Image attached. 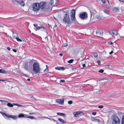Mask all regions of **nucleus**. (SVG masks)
I'll return each mask as SVG.
<instances>
[{
    "mask_svg": "<svg viewBox=\"0 0 124 124\" xmlns=\"http://www.w3.org/2000/svg\"><path fill=\"white\" fill-rule=\"evenodd\" d=\"M87 15L86 12H82L79 15V17L83 20H85L87 18Z\"/></svg>",
    "mask_w": 124,
    "mask_h": 124,
    "instance_id": "obj_6",
    "label": "nucleus"
},
{
    "mask_svg": "<svg viewBox=\"0 0 124 124\" xmlns=\"http://www.w3.org/2000/svg\"><path fill=\"white\" fill-rule=\"evenodd\" d=\"M93 55L94 56L95 58L98 57V54L97 53H93Z\"/></svg>",
    "mask_w": 124,
    "mask_h": 124,
    "instance_id": "obj_33",
    "label": "nucleus"
},
{
    "mask_svg": "<svg viewBox=\"0 0 124 124\" xmlns=\"http://www.w3.org/2000/svg\"><path fill=\"white\" fill-rule=\"evenodd\" d=\"M58 120H59L62 123H66V122H65V121H64V120H63L62 119H61L60 118H58Z\"/></svg>",
    "mask_w": 124,
    "mask_h": 124,
    "instance_id": "obj_25",
    "label": "nucleus"
},
{
    "mask_svg": "<svg viewBox=\"0 0 124 124\" xmlns=\"http://www.w3.org/2000/svg\"><path fill=\"white\" fill-rule=\"evenodd\" d=\"M34 26L35 27H37L38 26V25L36 23H35V24H33Z\"/></svg>",
    "mask_w": 124,
    "mask_h": 124,
    "instance_id": "obj_53",
    "label": "nucleus"
},
{
    "mask_svg": "<svg viewBox=\"0 0 124 124\" xmlns=\"http://www.w3.org/2000/svg\"><path fill=\"white\" fill-rule=\"evenodd\" d=\"M71 69H72V70H76V69L75 68H72Z\"/></svg>",
    "mask_w": 124,
    "mask_h": 124,
    "instance_id": "obj_64",
    "label": "nucleus"
},
{
    "mask_svg": "<svg viewBox=\"0 0 124 124\" xmlns=\"http://www.w3.org/2000/svg\"><path fill=\"white\" fill-rule=\"evenodd\" d=\"M60 69L61 70H65V68L63 67H60Z\"/></svg>",
    "mask_w": 124,
    "mask_h": 124,
    "instance_id": "obj_47",
    "label": "nucleus"
},
{
    "mask_svg": "<svg viewBox=\"0 0 124 124\" xmlns=\"http://www.w3.org/2000/svg\"><path fill=\"white\" fill-rule=\"evenodd\" d=\"M13 50L14 52H17V50L16 49H13Z\"/></svg>",
    "mask_w": 124,
    "mask_h": 124,
    "instance_id": "obj_55",
    "label": "nucleus"
},
{
    "mask_svg": "<svg viewBox=\"0 0 124 124\" xmlns=\"http://www.w3.org/2000/svg\"><path fill=\"white\" fill-rule=\"evenodd\" d=\"M34 61V60L33 59H32L31 61H30L29 62V64L31 65H32V64L33 63Z\"/></svg>",
    "mask_w": 124,
    "mask_h": 124,
    "instance_id": "obj_30",
    "label": "nucleus"
},
{
    "mask_svg": "<svg viewBox=\"0 0 124 124\" xmlns=\"http://www.w3.org/2000/svg\"><path fill=\"white\" fill-rule=\"evenodd\" d=\"M113 53V51H112L110 52L109 53V54H112Z\"/></svg>",
    "mask_w": 124,
    "mask_h": 124,
    "instance_id": "obj_58",
    "label": "nucleus"
},
{
    "mask_svg": "<svg viewBox=\"0 0 124 124\" xmlns=\"http://www.w3.org/2000/svg\"><path fill=\"white\" fill-rule=\"evenodd\" d=\"M73 61V59H71L69 61H68V62L69 63H71Z\"/></svg>",
    "mask_w": 124,
    "mask_h": 124,
    "instance_id": "obj_35",
    "label": "nucleus"
},
{
    "mask_svg": "<svg viewBox=\"0 0 124 124\" xmlns=\"http://www.w3.org/2000/svg\"><path fill=\"white\" fill-rule=\"evenodd\" d=\"M97 62L98 64V65H100V63H101V62H100V61H99V60H98V61H97Z\"/></svg>",
    "mask_w": 124,
    "mask_h": 124,
    "instance_id": "obj_52",
    "label": "nucleus"
},
{
    "mask_svg": "<svg viewBox=\"0 0 124 124\" xmlns=\"http://www.w3.org/2000/svg\"><path fill=\"white\" fill-rule=\"evenodd\" d=\"M33 10L36 11H38L39 9V3H33L32 5Z\"/></svg>",
    "mask_w": 124,
    "mask_h": 124,
    "instance_id": "obj_5",
    "label": "nucleus"
},
{
    "mask_svg": "<svg viewBox=\"0 0 124 124\" xmlns=\"http://www.w3.org/2000/svg\"><path fill=\"white\" fill-rule=\"evenodd\" d=\"M96 112H93L92 113V115H95L96 114Z\"/></svg>",
    "mask_w": 124,
    "mask_h": 124,
    "instance_id": "obj_49",
    "label": "nucleus"
},
{
    "mask_svg": "<svg viewBox=\"0 0 124 124\" xmlns=\"http://www.w3.org/2000/svg\"><path fill=\"white\" fill-rule=\"evenodd\" d=\"M101 1L103 4H104L105 3V0H101Z\"/></svg>",
    "mask_w": 124,
    "mask_h": 124,
    "instance_id": "obj_50",
    "label": "nucleus"
},
{
    "mask_svg": "<svg viewBox=\"0 0 124 124\" xmlns=\"http://www.w3.org/2000/svg\"><path fill=\"white\" fill-rule=\"evenodd\" d=\"M6 72L5 70H4L0 69V73H5Z\"/></svg>",
    "mask_w": 124,
    "mask_h": 124,
    "instance_id": "obj_27",
    "label": "nucleus"
},
{
    "mask_svg": "<svg viewBox=\"0 0 124 124\" xmlns=\"http://www.w3.org/2000/svg\"><path fill=\"white\" fill-rule=\"evenodd\" d=\"M118 32L117 31H116V33L115 34V35H117L118 34Z\"/></svg>",
    "mask_w": 124,
    "mask_h": 124,
    "instance_id": "obj_57",
    "label": "nucleus"
},
{
    "mask_svg": "<svg viewBox=\"0 0 124 124\" xmlns=\"http://www.w3.org/2000/svg\"><path fill=\"white\" fill-rule=\"evenodd\" d=\"M8 117H9L11 118L12 119L15 120H17V118L16 116L11 115H9Z\"/></svg>",
    "mask_w": 124,
    "mask_h": 124,
    "instance_id": "obj_15",
    "label": "nucleus"
},
{
    "mask_svg": "<svg viewBox=\"0 0 124 124\" xmlns=\"http://www.w3.org/2000/svg\"><path fill=\"white\" fill-rule=\"evenodd\" d=\"M16 39H17V41H19L20 42H22V40L18 37H16Z\"/></svg>",
    "mask_w": 124,
    "mask_h": 124,
    "instance_id": "obj_34",
    "label": "nucleus"
},
{
    "mask_svg": "<svg viewBox=\"0 0 124 124\" xmlns=\"http://www.w3.org/2000/svg\"><path fill=\"white\" fill-rule=\"evenodd\" d=\"M13 104L14 105H16L19 107H20V106H21V105H20L18 104L13 103Z\"/></svg>",
    "mask_w": 124,
    "mask_h": 124,
    "instance_id": "obj_39",
    "label": "nucleus"
},
{
    "mask_svg": "<svg viewBox=\"0 0 124 124\" xmlns=\"http://www.w3.org/2000/svg\"><path fill=\"white\" fill-rule=\"evenodd\" d=\"M85 64H83L82 65V66L83 67H84L85 66Z\"/></svg>",
    "mask_w": 124,
    "mask_h": 124,
    "instance_id": "obj_61",
    "label": "nucleus"
},
{
    "mask_svg": "<svg viewBox=\"0 0 124 124\" xmlns=\"http://www.w3.org/2000/svg\"><path fill=\"white\" fill-rule=\"evenodd\" d=\"M33 70L36 73H39L40 71V68L39 64L37 62L34 63L33 65Z\"/></svg>",
    "mask_w": 124,
    "mask_h": 124,
    "instance_id": "obj_2",
    "label": "nucleus"
},
{
    "mask_svg": "<svg viewBox=\"0 0 124 124\" xmlns=\"http://www.w3.org/2000/svg\"><path fill=\"white\" fill-rule=\"evenodd\" d=\"M68 103L69 104H71L72 103V101H68Z\"/></svg>",
    "mask_w": 124,
    "mask_h": 124,
    "instance_id": "obj_44",
    "label": "nucleus"
},
{
    "mask_svg": "<svg viewBox=\"0 0 124 124\" xmlns=\"http://www.w3.org/2000/svg\"><path fill=\"white\" fill-rule=\"evenodd\" d=\"M13 103L11 104L10 103H7V105L10 107H12L13 106Z\"/></svg>",
    "mask_w": 124,
    "mask_h": 124,
    "instance_id": "obj_26",
    "label": "nucleus"
},
{
    "mask_svg": "<svg viewBox=\"0 0 124 124\" xmlns=\"http://www.w3.org/2000/svg\"><path fill=\"white\" fill-rule=\"evenodd\" d=\"M96 34H97L98 35H102L103 34V33L102 31L98 30L97 31Z\"/></svg>",
    "mask_w": 124,
    "mask_h": 124,
    "instance_id": "obj_16",
    "label": "nucleus"
},
{
    "mask_svg": "<svg viewBox=\"0 0 124 124\" xmlns=\"http://www.w3.org/2000/svg\"><path fill=\"white\" fill-rule=\"evenodd\" d=\"M31 98H33V99H34V100H36L35 99V98H34V97L33 96H32L31 97Z\"/></svg>",
    "mask_w": 124,
    "mask_h": 124,
    "instance_id": "obj_60",
    "label": "nucleus"
},
{
    "mask_svg": "<svg viewBox=\"0 0 124 124\" xmlns=\"http://www.w3.org/2000/svg\"><path fill=\"white\" fill-rule=\"evenodd\" d=\"M55 69L56 70H60V67H56L55 68Z\"/></svg>",
    "mask_w": 124,
    "mask_h": 124,
    "instance_id": "obj_43",
    "label": "nucleus"
},
{
    "mask_svg": "<svg viewBox=\"0 0 124 124\" xmlns=\"http://www.w3.org/2000/svg\"><path fill=\"white\" fill-rule=\"evenodd\" d=\"M71 12L70 14V18L71 21L73 23H74L75 24L78 23V22L76 20L75 17V14L76 11L74 9H72L71 10Z\"/></svg>",
    "mask_w": 124,
    "mask_h": 124,
    "instance_id": "obj_3",
    "label": "nucleus"
},
{
    "mask_svg": "<svg viewBox=\"0 0 124 124\" xmlns=\"http://www.w3.org/2000/svg\"><path fill=\"white\" fill-rule=\"evenodd\" d=\"M26 118H30L31 119H34V117L33 116H28L27 117L26 116Z\"/></svg>",
    "mask_w": 124,
    "mask_h": 124,
    "instance_id": "obj_32",
    "label": "nucleus"
},
{
    "mask_svg": "<svg viewBox=\"0 0 124 124\" xmlns=\"http://www.w3.org/2000/svg\"><path fill=\"white\" fill-rule=\"evenodd\" d=\"M63 12L65 13V14H69V9L68 8H64L62 10Z\"/></svg>",
    "mask_w": 124,
    "mask_h": 124,
    "instance_id": "obj_14",
    "label": "nucleus"
},
{
    "mask_svg": "<svg viewBox=\"0 0 124 124\" xmlns=\"http://www.w3.org/2000/svg\"><path fill=\"white\" fill-rule=\"evenodd\" d=\"M108 44L110 45H112L113 44V43L112 42H109Z\"/></svg>",
    "mask_w": 124,
    "mask_h": 124,
    "instance_id": "obj_51",
    "label": "nucleus"
},
{
    "mask_svg": "<svg viewBox=\"0 0 124 124\" xmlns=\"http://www.w3.org/2000/svg\"><path fill=\"white\" fill-rule=\"evenodd\" d=\"M46 12H48L52 10V9L48 6H46L43 9Z\"/></svg>",
    "mask_w": 124,
    "mask_h": 124,
    "instance_id": "obj_11",
    "label": "nucleus"
},
{
    "mask_svg": "<svg viewBox=\"0 0 124 124\" xmlns=\"http://www.w3.org/2000/svg\"><path fill=\"white\" fill-rule=\"evenodd\" d=\"M104 12L105 14L108 15L110 13V11L109 10L107 9H104Z\"/></svg>",
    "mask_w": 124,
    "mask_h": 124,
    "instance_id": "obj_19",
    "label": "nucleus"
},
{
    "mask_svg": "<svg viewBox=\"0 0 124 124\" xmlns=\"http://www.w3.org/2000/svg\"><path fill=\"white\" fill-rule=\"evenodd\" d=\"M41 30L43 31L45 29V28L43 26H41Z\"/></svg>",
    "mask_w": 124,
    "mask_h": 124,
    "instance_id": "obj_40",
    "label": "nucleus"
},
{
    "mask_svg": "<svg viewBox=\"0 0 124 124\" xmlns=\"http://www.w3.org/2000/svg\"><path fill=\"white\" fill-rule=\"evenodd\" d=\"M35 113L31 112V113H30L29 114L30 115H32L33 114H35Z\"/></svg>",
    "mask_w": 124,
    "mask_h": 124,
    "instance_id": "obj_59",
    "label": "nucleus"
},
{
    "mask_svg": "<svg viewBox=\"0 0 124 124\" xmlns=\"http://www.w3.org/2000/svg\"><path fill=\"white\" fill-rule=\"evenodd\" d=\"M0 101H1L2 104H7L8 103V102L7 101H5L4 100H0Z\"/></svg>",
    "mask_w": 124,
    "mask_h": 124,
    "instance_id": "obj_22",
    "label": "nucleus"
},
{
    "mask_svg": "<svg viewBox=\"0 0 124 124\" xmlns=\"http://www.w3.org/2000/svg\"><path fill=\"white\" fill-rule=\"evenodd\" d=\"M50 3L51 5L53 6H56L57 4L56 0H51Z\"/></svg>",
    "mask_w": 124,
    "mask_h": 124,
    "instance_id": "obj_9",
    "label": "nucleus"
},
{
    "mask_svg": "<svg viewBox=\"0 0 124 124\" xmlns=\"http://www.w3.org/2000/svg\"><path fill=\"white\" fill-rule=\"evenodd\" d=\"M61 113H58V112L57 113V114L58 115H60V116H61L62 115H61Z\"/></svg>",
    "mask_w": 124,
    "mask_h": 124,
    "instance_id": "obj_56",
    "label": "nucleus"
},
{
    "mask_svg": "<svg viewBox=\"0 0 124 124\" xmlns=\"http://www.w3.org/2000/svg\"><path fill=\"white\" fill-rule=\"evenodd\" d=\"M97 19L98 20H100L101 19V18L100 16H98L97 17Z\"/></svg>",
    "mask_w": 124,
    "mask_h": 124,
    "instance_id": "obj_46",
    "label": "nucleus"
},
{
    "mask_svg": "<svg viewBox=\"0 0 124 124\" xmlns=\"http://www.w3.org/2000/svg\"><path fill=\"white\" fill-rule=\"evenodd\" d=\"M119 10V9L117 8H114L113 10V11L115 12H117Z\"/></svg>",
    "mask_w": 124,
    "mask_h": 124,
    "instance_id": "obj_24",
    "label": "nucleus"
},
{
    "mask_svg": "<svg viewBox=\"0 0 124 124\" xmlns=\"http://www.w3.org/2000/svg\"><path fill=\"white\" fill-rule=\"evenodd\" d=\"M21 106L20 107H21L22 108H26V106L24 105H21Z\"/></svg>",
    "mask_w": 124,
    "mask_h": 124,
    "instance_id": "obj_48",
    "label": "nucleus"
},
{
    "mask_svg": "<svg viewBox=\"0 0 124 124\" xmlns=\"http://www.w3.org/2000/svg\"><path fill=\"white\" fill-rule=\"evenodd\" d=\"M59 55L61 56H62L63 55V54L61 53H60L59 54Z\"/></svg>",
    "mask_w": 124,
    "mask_h": 124,
    "instance_id": "obj_63",
    "label": "nucleus"
},
{
    "mask_svg": "<svg viewBox=\"0 0 124 124\" xmlns=\"http://www.w3.org/2000/svg\"><path fill=\"white\" fill-rule=\"evenodd\" d=\"M0 113L2 114V115L3 116L4 115V114H5V113L3 112H1Z\"/></svg>",
    "mask_w": 124,
    "mask_h": 124,
    "instance_id": "obj_62",
    "label": "nucleus"
},
{
    "mask_svg": "<svg viewBox=\"0 0 124 124\" xmlns=\"http://www.w3.org/2000/svg\"><path fill=\"white\" fill-rule=\"evenodd\" d=\"M103 107V105H101L99 106H93V108H102Z\"/></svg>",
    "mask_w": 124,
    "mask_h": 124,
    "instance_id": "obj_20",
    "label": "nucleus"
},
{
    "mask_svg": "<svg viewBox=\"0 0 124 124\" xmlns=\"http://www.w3.org/2000/svg\"><path fill=\"white\" fill-rule=\"evenodd\" d=\"M20 4L22 6H24L25 5L23 1L22 0L20 2Z\"/></svg>",
    "mask_w": 124,
    "mask_h": 124,
    "instance_id": "obj_28",
    "label": "nucleus"
},
{
    "mask_svg": "<svg viewBox=\"0 0 124 124\" xmlns=\"http://www.w3.org/2000/svg\"><path fill=\"white\" fill-rule=\"evenodd\" d=\"M48 71V69H46L44 71V73H47Z\"/></svg>",
    "mask_w": 124,
    "mask_h": 124,
    "instance_id": "obj_37",
    "label": "nucleus"
},
{
    "mask_svg": "<svg viewBox=\"0 0 124 124\" xmlns=\"http://www.w3.org/2000/svg\"><path fill=\"white\" fill-rule=\"evenodd\" d=\"M23 67L27 71L28 70V62H25L24 64Z\"/></svg>",
    "mask_w": 124,
    "mask_h": 124,
    "instance_id": "obj_12",
    "label": "nucleus"
},
{
    "mask_svg": "<svg viewBox=\"0 0 124 124\" xmlns=\"http://www.w3.org/2000/svg\"><path fill=\"white\" fill-rule=\"evenodd\" d=\"M3 116L5 118V117H8L9 116L8 115L6 114L5 113L4 114V115H3Z\"/></svg>",
    "mask_w": 124,
    "mask_h": 124,
    "instance_id": "obj_36",
    "label": "nucleus"
},
{
    "mask_svg": "<svg viewBox=\"0 0 124 124\" xmlns=\"http://www.w3.org/2000/svg\"><path fill=\"white\" fill-rule=\"evenodd\" d=\"M63 21L64 23H67L68 24L72 23V22L70 21L69 14H65L63 19Z\"/></svg>",
    "mask_w": 124,
    "mask_h": 124,
    "instance_id": "obj_1",
    "label": "nucleus"
},
{
    "mask_svg": "<svg viewBox=\"0 0 124 124\" xmlns=\"http://www.w3.org/2000/svg\"><path fill=\"white\" fill-rule=\"evenodd\" d=\"M104 71V70L102 69H101L99 71V72L101 73H103Z\"/></svg>",
    "mask_w": 124,
    "mask_h": 124,
    "instance_id": "obj_41",
    "label": "nucleus"
},
{
    "mask_svg": "<svg viewBox=\"0 0 124 124\" xmlns=\"http://www.w3.org/2000/svg\"><path fill=\"white\" fill-rule=\"evenodd\" d=\"M90 12L91 14V17L92 15L95 14L96 12L95 10H91L90 11Z\"/></svg>",
    "mask_w": 124,
    "mask_h": 124,
    "instance_id": "obj_21",
    "label": "nucleus"
},
{
    "mask_svg": "<svg viewBox=\"0 0 124 124\" xmlns=\"http://www.w3.org/2000/svg\"><path fill=\"white\" fill-rule=\"evenodd\" d=\"M61 115H62L61 116H64V117H66V114L63 113H61Z\"/></svg>",
    "mask_w": 124,
    "mask_h": 124,
    "instance_id": "obj_45",
    "label": "nucleus"
},
{
    "mask_svg": "<svg viewBox=\"0 0 124 124\" xmlns=\"http://www.w3.org/2000/svg\"><path fill=\"white\" fill-rule=\"evenodd\" d=\"M46 3L45 2H41L39 3V8L42 9H44V8L46 7Z\"/></svg>",
    "mask_w": 124,
    "mask_h": 124,
    "instance_id": "obj_8",
    "label": "nucleus"
},
{
    "mask_svg": "<svg viewBox=\"0 0 124 124\" xmlns=\"http://www.w3.org/2000/svg\"><path fill=\"white\" fill-rule=\"evenodd\" d=\"M74 116L76 117H78L80 116L83 115L84 114V113L80 111H78L75 112L73 113Z\"/></svg>",
    "mask_w": 124,
    "mask_h": 124,
    "instance_id": "obj_7",
    "label": "nucleus"
},
{
    "mask_svg": "<svg viewBox=\"0 0 124 124\" xmlns=\"http://www.w3.org/2000/svg\"><path fill=\"white\" fill-rule=\"evenodd\" d=\"M91 120L93 121H94L96 122H98L99 123L101 122V120L99 119L95 118L93 117H92L91 118Z\"/></svg>",
    "mask_w": 124,
    "mask_h": 124,
    "instance_id": "obj_13",
    "label": "nucleus"
},
{
    "mask_svg": "<svg viewBox=\"0 0 124 124\" xmlns=\"http://www.w3.org/2000/svg\"><path fill=\"white\" fill-rule=\"evenodd\" d=\"M113 124H119L120 120L118 117L116 116L113 115L112 116Z\"/></svg>",
    "mask_w": 124,
    "mask_h": 124,
    "instance_id": "obj_4",
    "label": "nucleus"
},
{
    "mask_svg": "<svg viewBox=\"0 0 124 124\" xmlns=\"http://www.w3.org/2000/svg\"><path fill=\"white\" fill-rule=\"evenodd\" d=\"M27 115L24 114L23 113H22L18 115V117L19 118L21 117H26V116Z\"/></svg>",
    "mask_w": 124,
    "mask_h": 124,
    "instance_id": "obj_17",
    "label": "nucleus"
},
{
    "mask_svg": "<svg viewBox=\"0 0 124 124\" xmlns=\"http://www.w3.org/2000/svg\"><path fill=\"white\" fill-rule=\"evenodd\" d=\"M41 26L38 27L36 28L35 29V30L36 31H37L38 30L41 29Z\"/></svg>",
    "mask_w": 124,
    "mask_h": 124,
    "instance_id": "obj_31",
    "label": "nucleus"
},
{
    "mask_svg": "<svg viewBox=\"0 0 124 124\" xmlns=\"http://www.w3.org/2000/svg\"><path fill=\"white\" fill-rule=\"evenodd\" d=\"M105 66H108V67H107L106 68H108L109 69H112V66H110V65L109 64H107L106 65H105Z\"/></svg>",
    "mask_w": 124,
    "mask_h": 124,
    "instance_id": "obj_23",
    "label": "nucleus"
},
{
    "mask_svg": "<svg viewBox=\"0 0 124 124\" xmlns=\"http://www.w3.org/2000/svg\"><path fill=\"white\" fill-rule=\"evenodd\" d=\"M7 49L8 50H9L10 51V48L9 47H7Z\"/></svg>",
    "mask_w": 124,
    "mask_h": 124,
    "instance_id": "obj_54",
    "label": "nucleus"
},
{
    "mask_svg": "<svg viewBox=\"0 0 124 124\" xmlns=\"http://www.w3.org/2000/svg\"><path fill=\"white\" fill-rule=\"evenodd\" d=\"M109 33L112 36L114 35V33L112 31H110L109 32Z\"/></svg>",
    "mask_w": 124,
    "mask_h": 124,
    "instance_id": "obj_38",
    "label": "nucleus"
},
{
    "mask_svg": "<svg viewBox=\"0 0 124 124\" xmlns=\"http://www.w3.org/2000/svg\"><path fill=\"white\" fill-rule=\"evenodd\" d=\"M121 124H124V115L122 116V121Z\"/></svg>",
    "mask_w": 124,
    "mask_h": 124,
    "instance_id": "obj_29",
    "label": "nucleus"
},
{
    "mask_svg": "<svg viewBox=\"0 0 124 124\" xmlns=\"http://www.w3.org/2000/svg\"><path fill=\"white\" fill-rule=\"evenodd\" d=\"M19 1H18L16 0H13V2L16 4H19L21 0H19Z\"/></svg>",
    "mask_w": 124,
    "mask_h": 124,
    "instance_id": "obj_18",
    "label": "nucleus"
},
{
    "mask_svg": "<svg viewBox=\"0 0 124 124\" xmlns=\"http://www.w3.org/2000/svg\"><path fill=\"white\" fill-rule=\"evenodd\" d=\"M65 81L64 80H61L60 81V83H62L63 82H64Z\"/></svg>",
    "mask_w": 124,
    "mask_h": 124,
    "instance_id": "obj_42",
    "label": "nucleus"
},
{
    "mask_svg": "<svg viewBox=\"0 0 124 124\" xmlns=\"http://www.w3.org/2000/svg\"><path fill=\"white\" fill-rule=\"evenodd\" d=\"M56 101L57 103H59L60 104H63L64 102V99L62 98L61 99H56Z\"/></svg>",
    "mask_w": 124,
    "mask_h": 124,
    "instance_id": "obj_10",
    "label": "nucleus"
}]
</instances>
